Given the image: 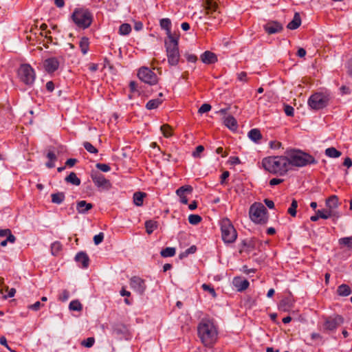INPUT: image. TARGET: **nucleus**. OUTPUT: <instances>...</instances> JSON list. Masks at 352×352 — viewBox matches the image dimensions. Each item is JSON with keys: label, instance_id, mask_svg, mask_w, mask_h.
Instances as JSON below:
<instances>
[{"label": "nucleus", "instance_id": "11", "mask_svg": "<svg viewBox=\"0 0 352 352\" xmlns=\"http://www.w3.org/2000/svg\"><path fill=\"white\" fill-rule=\"evenodd\" d=\"M344 322V318L340 315L324 317L323 329L324 331H333Z\"/></svg>", "mask_w": 352, "mask_h": 352}, {"label": "nucleus", "instance_id": "40", "mask_svg": "<svg viewBox=\"0 0 352 352\" xmlns=\"http://www.w3.org/2000/svg\"><path fill=\"white\" fill-rule=\"evenodd\" d=\"M176 250L175 248H166L165 249H163L160 254L162 257H170L173 256L175 254Z\"/></svg>", "mask_w": 352, "mask_h": 352}, {"label": "nucleus", "instance_id": "51", "mask_svg": "<svg viewBox=\"0 0 352 352\" xmlns=\"http://www.w3.org/2000/svg\"><path fill=\"white\" fill-rule=\"evenodd\" d=\"M284 111L285 113V114L288 116H294V108L290 106V105H288V104H285L284 106Z\"/></svg>", "mask_w": 352, "mask_h": 352}, {"label": "nucleus", "instance_id": "57", "mask_svg": "<svg viewBox=\"0 0 352 352\" xmlns=\"http://www.w3.org/2000/svg\"><path fill=\"white\" fill-rule=\"evenodd\" d=\"M69 292L67 290H64L59 296V300L61 301H65L69 298Z\"/></svg>", "mask_w": 352, "mask_h": 352}, {"label": "nucleus", "instance_id": "47", "mask_svg": "<svg viewBox=\"0 0 352 352\" xmlns=\"http://www.w3.org/2000/svg\"><path fill=\"white\" fill-rule=\"evenodd\" d=\"M95 342V339L93 337H90L87 338L86 340H84L81 342V345L84 346L87 348L91 347Z\"/></svg>", "mask_w": 352, "mask_h": 352}, {"label": "nucleus", "instance_id": "42", "mask_svg": "<svg viewBox=\"0 0 352 352\" xmlns=\"http://www.w3.org/2000/svg\"><path fill=\"white\" fill-rule=\"evenodd\" d=\"M131 31V27L128 23H123L120 26L119 33L122 35H127Z\"/></svg>", "mask_w": 352, "mask_h": 352}, {"label": "nucleus", "instance_id": "52", "mask_svg": "<svg viewBox=\"0 0 352 352\" xmlns=\"http://www.w3.org/2000/svg\"><path fill=\"white\" fill-rule=\"evenodd\" d=\"M104 239V234L102 232H100L98 234L95 235L94 237V241L96 245L100 244Z\"/></svg>", "mask_w": 352, "mask_h": 352}, {"label": "nucleus", "instance_id": "21", "mask_svg": "<svg viewBox=\"0 0 352 352\" xmlns=\"http://www.w3.org/2000/svg\"><path fill=\"white\" fill-rule=\"evenodd\" d=\"M200 58L204 63L208 65L214 63L217 61L216 54L210 51H206L201 55Z\"/></svg>", "mask_w": 352, "mask_h": 352}, {"label": "nucleus", "instance_id": "27", "mask_svg": "<svg viewBox=\"0 0 352 352\" xmlns=\"http://www.w3.org/2000/svg\"><path fill=\"white\" fill-rule=\"evenodd\" d=\"M326 205L329 210L335 211L338 207V198L336 195H332L326 201Z\"/></svg>", "mask_w": 352, "mask_h": 352}, {"label": "nucleus", "instance_id": "3", "mask_svg": "<svg viewBox=\"0 0 352 352\" xmlns=\"http://www.w3.org/2000/svg\"><path fill=\"white\" fill-rule=\"evenodd\" d=\"M285 157L289 162V169L293 166L302 167L307 164H316L314 157L300 150L288 149L285 152Z\"/></svg>", "mask_w": 352, "mask_h": 352}, {"label": "nucleus", "instance_id": "1", "mask_svg": "<svg viewBox=\"0 0 352 352\" xmlns=\"http://www.w3.org/2000/svg\"><path fill=\"white\" fill-rule=\"evenodd\" d=\"M197 333L202 344L212 347L218 339V330L213 320L204 318L197 327Z\"/></svg>", "mask_w": 352, "mask_h": 352}, {"label": "nucleus", "instance_id": "30", "mask_svg": "<svg viewBox=\"0 0 352 352\" xmlns=\"http://www.w3.org/2000/svg\"><path fill=\"white\" fill-rule=\"evenodd\" d=\"M146 196L145 192H136L133 195V203L137 206L143 205L144 198Z\"/></svg>", "mask_w": 352, "mask_h": 352}, {"label": "nucleus", "instance_id": "50", "mask_svg": "<svg viewBox=\"0 0 352 352\" xmlns=\"http://www.w3.org/2000/svg\"><path fill=\"white\" fill-rule=\"evenodd\" d=\"M211 109V105L209 104H203L198 110L199 113H204L209 111Z\"/></svg>", "mask_w": 352, "mask_h": 352}, {"label": "nucleus", "instance_id": "7", "mask_svg": "<svg viewBox=\"0 0 352 352\" xmlns=\"http://www.w3.org/2000/svg\"><path fill=\"white\" fill-rule=\"evenodd\" d=\"M221 237L226 243H233L236 237L237 233L230 219L225 218L221 221Z\"/></svg>", "mask_w": 352, "mask_h": 352}, {"label": "nucleus", "instance_id": "28", "mask_svg": "<svg viewBox=\"0 0 352 352\" xmlns=\"http://www.w3.org/2000/svg\"><path fill=\"white\" fill-rule=\"evenodd\" d=\"M75 260L80 263L83 267H87L89 265V257L87 254L85 252H79L76 255Z\"/></svg>", "mask_w": 352, "mask_h": 352}, {"label": "nucleus", "instance_id": "45", "mask_svg": "<svg viewBox=\"0 0 352 352\" xmlns=\"http://www.w3.org/2000/svg\"><path fill=\"white\" fill-rule=\"evenodd\" d=\"M201 287L205 292H209L213 298L217 297V294L215 292L214 289L212 287H211L210 285L204 283L202 285Z\"/></svg>", "mask_w": 352, "mask_h": 352}, {"label": "nucleus", "instance_id": "9", "mask_svg": "<svg viewBox=\"0 0 352 352\" xmlns=\"http://www.w3.org/2000/svg\"><path fill=\"white\" fill-rule=\"evenodd\" d=\"M329 97L323 93H315L312 94L309 100L308 104L315 110H318L325 107L329 102Z\"/></svg>", "mask_w": 352, "mask_h": 352}, {"label": "nucleus", "instance_id": "64", "mask_svg": "<svg viewBox=\"0 0 352 352\" xmlns=\"http://www.w3.org/2000/svg\"><path fill=\"white\" fill-rule=\"evenodd\" d=\"M343 165L347 168L352 166V160L350 157H346L344 160Z\"/></svg>", "mask_w": 352, "mask_h": 352}, {"label": "nucleus", "instance_id": "59", "mask_svg": "<svg viewBox=\"0 0 352 352\" xmlns=\"http://www.w3.org/2000/svg\"><path fill=\"white\" fill-rule=\"evenodd\" d=\"M229 162L231 164H239L241 163V160L238 157L233 156L230 157L229 159Z\"/></svg>", "mask_w": 352, "mask_h": 352}, {"label": "nucleus", "instance_id": "13", "mask_svg": "<svg viewBox=\"0 0 352 352\" xmlns=\"http://www.w3.org/2000/svg\"><path fill=\"white\" fill-rule=\"evenodd\" d=\"M91 179L98 188L107 189L111 187L110 182L98 172H93L91 173Z\"/></svg>", "mask_w": 352, "mask_h": 352}, {"label": "nucleus", "instance_id": "8", "mask_svg": "<svg viewBox=\"0 0 352 352\" xmlns=\"http://www.w3.org/2000/svg\"><path fill=\"white\" fill-rule=\"evenodd\" d=\"M17 74L20 80L26 85H31L34 82L36 74L34 69L29 64L21 65Z\"/></svg>", "mask_w": 352, "mask_h": 352}, {"label": "nucleus", "instance_id": "39", "mask_svg": "<svg viewBox=\"0 0 352 352\" xmlns=\"http://www.w3.org/2000/svg\"><path fill=\"white\" fill-rule=\"evenodd\" d=\"M160 130L165 138H170L173 135V128L168 124H163Z\"/></svg>", "mask_w": 352, "mask_h": 352}, {"label": "nucleus", "instance_id": "63", "mask_svg": "<svg viewBox=\"0 0 352 352\" xmlns=\"http://www.w3.org/2000/svg\"><path fill=\"white\" fill-rule=\"evenodd\" d=\"M247 74L245 72H241L238 74V79L241 81H246L247 80Z\"/></svg>", "mask_w": 352, "mask_h": 352}, {"label": "nucleus", "instance_id": "35", "mask_svg": "<svg viewBox=\"0 0 352 352\" xmlns=\"http://www.w3.org/2000/svg\"><path fill=\"white\" fill-rule=\"evenodd\" d=\"M338 243L342 247H346L349 250L352 248V236L343 237L338 240Z\"/></svg>", "mask_w": 352, "mask_h": 352}, {"label": "nucleus", "instance_id": "12", "mask_svg": "<svg viewBox=\"0 0 352 352\" xmlns=\"http://www.w3.org/2000/svg\"><path fill=\"white\" fill-rule=\"evenodd\" d=\"M112 333L119 340L128 339L129 333L127 327L122 323H116L112 327Z\"/></svg>", "mask_w": 352, "mask_h": 352}, {"label": "nucleus", "instance_id": "54", "mask_svg": "<svg viewBox=\"0 0 352 352\" xmlns=\"http://www.w3.org/2000/svg\"><path fill=\"white\" fill-rule=\"evenodd\" d=\"M204 150V147L201 145L197 146L195 151L192 153V156L195 157H199L201 153H202Z\"/></svg>", "mask_w": 352, "mask_h": 352}, {"label": "nucleus", "instance_id": "43", "mask_svg": "<svg viewBox=\"0 0 352 352\" xmlns=\"http://www.w3.org/2000/svg\"><path fill=\"white\" fill-rule=\"evenodd\" d=\"M298 207V202L296 199H293L290 207L289 208L287 212L288 213L292 216L295 217L296 215V208Z\"/></svg>", "mask_w": 352, "mask_h": 352}, {"label": "nucleus", "instance_id": "56", "mask_svg": "<svg viewBox=\"0 0 352 352\" xmlns=\"http://www.w3.org/2000/svg\"><path fill=\"white\" fill-rule=\"evenodd\" d=\"M283 181L284 180L283 179L273 178L270 180L269 184L270 186H276L283 183Z\"/></svg>", "mask_w": 352, "mask_h": 352}, {"label": "nucleus", "instance_id": "37", "mask_svg": "<svg viewBox=\"0 0 352 352\" xmlns=\"http://www.w3.org/2000/svg\"><path fill=\"white\" fill-rule=\"evenodd\" d=\"M325 154L329 157L333 158H337L339 157L342 153L340 151H338L334 147H330L325 150Z\"/></svg>", "mask_w": 352, "mask_h": 352}, {"label": "nucleus", "instance_id": "15", "mask_svg": "<svg viewBox=\"0 0 352 352\" xmlns=\"http://www.w3.org/2000/svg\"><path fill=\"white\" fill-rule=\"evenodd\" d=\"M130 285L140 294H142L146 289L144 280L138 276H133L131 278Z\"/></svg>", "mask_w": 352, "mask_h": 352}, {"label": "nucleus", "instance_id": "61", "mask_svg": "<svg viewBox=\"0 0 352 352\" xmlns=\"http://www.w3.org/2000/svg\"><path fill=\"white\" fill-rule=\"evenodd\" d=\"M230 173L228 171H224L221 176V184H223L225 180L229 177Z\"/></svg>", "mask_w": 352, "mask_h": 352}, {"label": "nucleus", "instance_id": "46", "mask_svg": "<svg viewBox=\"0 0 352 352\" xmlns=\"http://www.w3.org/2000/svg\"><path fill=\"white\" fill-rule=\"evenodd\" d=\"M83 146L85 148L91 153H97L98 152V149L95 148L90 142H85L83 143Z\"/></svg>", "mask_w": 352, "mask_h": 352}, {"label": "nucleus", "instance_id": "6", "mask_svg": "<svg viewBox=\"0 0 352 352\" xmlns=\"http://www.w3.org/2000/svg\"><path fill=\"white\" fill-rule=\"evenodd\" d=\"M72 17L75 24L83 29L89 28L92 22L91 14L85 9L76 10Z\"/></svg>", "mask_w": 352, "mask_h": 352}, {"label": "nucleus", "instance_id": "55", "mask_svg": "<svg viewBox=\"0 0 352 352\" xmlns=\"http://www.w3.org/2000/svg\"><path fill=\"white\" fill-rule=\"evenodd\" d=\"M185 57L188 62L191 63H195L197 60V57L195 54H192L186 53L185 54Z\"/></svg>", "mask_w": 352, "mask_h": 352}, {"label": "nucleus", "instance_id": "29", "mask_svg": "<svg viewBox=\"0 0 352 352\" xmlns=\"http://www.w3.org/2000/svg\"><path fill=\"white\" fill-rule=\"evenodd\" d=\"M52 202L56 204H60L63 202L65 199V193L63 192H58L51 195Z\"/></svg>", "mask_w": 352, "mask_h": 352}, {"label": "nucleus", "instance_id": "41", "mask_svg": "<svg viewBox=\"0 0 352 352\" xmlns=\"http://www.w3.org/2000/svg\"><path fill=\"white\" fill-rule=\"evenodd\" d=\"M69 308L72 311H80L82 309V305L79 300H75L69 303Z\"/></svg>", "mask_w": 352, "mask_h": 352}, {"label": "nucleus", "instance_id": "5", "mask_svg": "<svg viewBox=\"0 0 352 352\" xmlns=\"http://www.w3.org/2000/svg\"><path fill=\"white\" fill-rule=\"evenodd\" d=\"M250 217L256 223L265 224L268 221L266 208L261 203L252 204L250 208Z\"/></svg>", "mask_w": 352, "mask_h": 352}, {"label": "nucleus", "instance_id": "32", "mask_svg": "<svg viewBox=\"0 0 352 352\" xmlns=\"http://www.w3.org/2000/svg\"><path fill=\"white\" fill-rule=\"evenodd\" d=\"M248 137L254 142H257L262 138L261 131L257 129H251L248 133Z\"/></svg>", "mask_w": 352, "mask_h": 352}, {"label": "nucleus", "instance_id": "26", "mask_svg": "<svg viewBox=\"0 0 352 352\" xmlns=\"http://www.w3.org/2000/svg\"><path fill=\"white\" fill-rule=\"evenodd\" d=\"M301 24V18L299 13L296 12L294 16V19L291 22H289L287 28L289 30H296L297 29Z\"/></svg>", "mask_w": 352, "mask_h": 352}, {"label": "nucleus", "instance_id": "58", "mask_svg": "<svg viewBox=\"0 0 352 352\" xmlns=\"http://www.w3.org/2000/svg\"><path fill=\"white\" fill-rule=\"evenodd\" d=\"M43 306V305H41V303L38 301L36 302L35 303L29 306V309H31L32 310H34V311H37L38 309H40V308Z\"/></svg>", "mask_w": 352, "mask_h": 352}, {"label": "nucleus", "instance_id": "2", "mask_svg": "<svg viewBox=\"0 0 352 352\" xmlns=\"http://www.w3.org/2000/svg\"><path fill=\"white\" fill-rule=\"evenodd\" d=\"M283 155H274L264 157L262 160L261 165L267 172L279 176H283L287 173L289 169V162Z\"/></svg>", "mask_w": 352, "mask_h": 352}, {"label": "nucleus", "instance_id": "44", "mask_svg": "<svg viewBox=\"0 0 352 352\" xmlns=\"http://www.w3.org/2000/svg\"><path fill=\"white\" fill-rule=\"evenodd\" d=\"M201 216L198 214H190L188 217V221L192 225H197L201 221Z\"/></svg>", "mask_w": 352, "mask_h": 352}, {"label": "nucleus", "instance_id": "19", "mask_svg": "<svg viewBox=\"0 0 352 352\" xmlns=\"http://www.w3.org/2000/svg\"><path fill=\"white\" fill-rule=\"evenodd\" d=\"M264 29L269 34H276L283 30V25L277 21H270L264 26Z\"/></svg>", "mask_w": 352, "mask_h": 352}, {"label": "nucleus", "instance_id": "53", "mask_svg": "<svg viewBox=\"0 0 352 352\" xmlns=\"http://www.w3.org/2000/svg\"><path fill=\"white\" fill-rule=\"evenodd\" d=\"M96 167H97V168H98L99 170H100L101 171H103V172H108L111 169L110 166L106 164L98 163L96 164Z\"/></svg>", "mask_w": 352, "mask_h": 352}, {"label": "nucleus", "instance_id": "14", "mask_svg": "<svg viewBox=\"0 0 352 352\" xmlns=\"http://www.w3.org/2000/svg\"><path fill=\"white\" fill-rule=\"evenodd\" d=\"M202 6L205 10L206 14H214V18H216V15L219 13V12L218 11L217 4L214 0H204Z\"/></svg>", "mask_w": 352, "mask_h": 352}, {"label": "nucleus", "instance_id": "23", "mask_svg": "<svg viewBox=\"0 0 352 352\" xmlns=\"http://www.w3.org/2000/svg\"><path fill=\"white\" fill-rule=\"evenodd\" d=\"M93 204L82 200L76 203V210L80 214H85L92 209Z\"/></svg>", "mask_w": 352, "mask_h": 352}, {"label": "nucleus", "instance_id": "25", "mask_svg": "<svg viewBox=\"0 0 352 352\" xmlns=\"http://www.w3.org/2000/svg\"><path fill=\"white\" fill-rule=\"evenodd\" d=\"M293 306V300L290 297L285 298L280 300L278 307L280 309L287 311H289Z\"/></svg>", "mask_w": 352, "mask_h": 352}, {"label": "nucleus", "instance_id": "22", "mask_svg": "<svg viewBox=\"0 0 352 352\" xmlns=\"http://www.w3.org/2000/svg\"><path fill=\"white\" fill-rule=\"evenodd\" d=\"M317 214L319 215L320 218L324 219L333 218L335 220L340 217V214L338 212L329 210L327 208L326 210H318Z\"/></svg>", "mask_w": 352, "mask_h": 352}, {"label": "nucleus", "instance_id": "34", "mask_svg": "<svg viewBox=\"0 0 352 352\" xmlns=\"http://www.w3.org/2000/svg\"><path fill=\"white\" fill-rule=\"evenodd\" d=\"M163 102V100L160 98H156L149 100L146 104V107L147 109L151 110L157 108Z\"/></svg>", "mask_w": 352, "mask_h": 352}, {"label": "nucleus", "instance_id": "4", "mask_svg": "<svg viewBox=\"0 0 352 352\" xmlns=\"http://www.w3.org/2000/svg\"><path fill=\"white\" fill-rule=\"evenodd\" d=\"M179 37H176L164 41L168 62L171 66L177 65L179 61Z\"/></svg>", "mask_w": 352, "mask_h": 352}, {"label": "nucleus", "instance_id": "31", "mask_svg": "<svg viewBox=\"0 0 352 352\" xmlns=\"http://www.w3.org/2000/svg\"><path fill=\"white\" fill-rule=\"evenodd\" d=\"M337 293L341 296H348L351 294V289L349 285L342 284L338 287Z\"/></svg>", "mask_w": 352, "mask_h": 352}, {"label": "nucleus", "instance_id": "36", "mask_svg": "<svg viewBox=\"0 0 352 352\" xmlns=\"http://www.w3.org/2000/svg\"><path fill=\"white\" fill-rule=\"evenodd\" d=\"M146 231L148 234H151L157 228V223L156 221L149 220L145 222Z\"/></svg>", "mask_w": 352, "mask_h": 352}, {"label": "nucleus", "instance_id": "33", "mask_svg": "<svg viewBox=\"0 0 352 352\" xmlns=\"http://www.w3.org/2000/svg\"><path fill=\"white\" fill-rule=\"evenodd\" d=\"M65 181L75 186H79L80 184V179L74 172L70 173L69 175L65 177Z\"/></svg>", "mask_w": 352, "mask_h": 352}, {"label": "nucleus", "instance_id": "16", "mask_svg": "<svg viewBox=\"0 0 352 352\" xmlns=\"http://www.w3.org/2000/svg\"><path fill=\"white\" fill-rule=\"evenodd\" d=\"M60 65L58 59L56 57H51L47 58L43 62V67L45 71L48 73L54 72L58 69Z\"/></svg>", "mask_w": 352, "mask_h": 352}, {"label": "nucleus", "instance_id": "10", "mask_svg": "<svg viewBox=\"0 0 352 352\" xmlns=\"http://www.w3.org/2000/svg\"><path fill=\"white\" fill-rule=\"evenodd\" d=\"M138 76L142 81L149 85H155L158 81L157 75L146 67H142L139 69Z\"/></svg>", "mask_w": 352, "mask_h": 352}, {"label": "nucleus", "instance_id": "60", "mask_svg": "<svg viewBox=\"0 0 352 352\" xmlns=\"http://www.w3.org/2000/svg\"><path fill=\"white\" fill-rule=\"evenodd\" d=\"M77 160L74 158H69L68 159L66 162H65V165L67 166H69V167H72L75 165V164L76 163Z\"/></svg>", "mask_w": 352, "mask_h": 352}, {"label": "nucleus", "instance_id": "20", "mask_svg": "<svg viewBox=\"0 0 352 352\" xmlns=\"http://www.w3.org/2000/svg\"><path fill=\"white\" fill-rule=\"evenodd\" d=\"M232 283L239 292L245 290L249 286L248 280L241 277L234 278L233 279Z\"/></svg>", "mask_w": 352, "mask_h": 352}, {"label": "nucleus", "instance_id": "38", "mask_svg": "<svg viewBox=\"0 0 352 352\" xmlns=\"http://www.w3.org/2000/svg\"><path fill=\"white\" fill-rule=\"evenodd\" d=\"M89 39L87 37H82L79 43V45L81 52L83 54H85L89 50Z\"/></svg>", "mask_w": 352, "mask_h": 352}, {"label": "nucleus", "instance_id": "24", "mask_svg": "<svg viewBox=\"0 0 352 352\" xmlns=\"http://www.w3.org/2000/svg\"><path fill=\"white\" fill-rule=\"evenodd\" d=\"M223 124L231 131H236L238 128L236 120L232 116H228L223 119Z\"/></svg>", "mask_w": 352, "mask_h": 352}, {"label": "nucleus", "instance_id": "17", "mask_svg": "<svg viewBox=\"0 0 352 352\" xmlns=\"http://www.w3.org/2000/svg\"><path fill=\"white\" fill-rule=\"evenodd\" d=\"M160 27L166 30V33L167 35L166 39H170V38H176L179 37V34L176 32H171L170 27H171V21L169 19H162L160 22Z\"/></svg>", "mask_w": 352, "mask_h": 352}, {"label": "nucleus", "instance_id": "18", "mask_svg": "<svg viewBox=\"0 0 352 352\" xmlns=\"http://www.w3.org/2000/svg\"><path fill=\"white\" fill-rule=\"evenodd\" d=\"M192 192V187L190 185L182 186L176 190V194L180 198V201L184 204H188L186 194H190Z\"/></svg>", "mask_w": 352, "mask_h": 352}, {"label": "nucleus", "instance_id": "48", "mask_svg": "<svg viewBox=\"0 0 352 352\" xmlns=\"http://www.w3.org/2000/svg\"><path fill=\"white\" fill-rule=\"evenodd\" d=\"M62 248V245L59 242H54L52 245V252L54 255L57 254Z\"/></svg>", "mask_w": 352, "mask_h": 352}, {"label": "nucleus", "instance_id": "62", "mask_svg": "<svg viewBox=\"0 0 352 352\" xmlns=\"http://www.w3.org/2000/svg\"><path fill=\"white\" fill-rule=\"evenodd\" d=\"M46 89L50 92H52L54 89V84L52 81H49L46 83Z\"/></svg>", "mask_w": 352, "mask_h": 352}, {"label": "nucleus", "instance_id": "49", "mask_svg": "<svg viewBox=\"0 0 352 352\" xmlns=\"http://www.w3.org/2000/svg\"><path fill=\"white\" fill-rule=\"evenodd\" d=\"M16 240L15 236L13 234H10L6 239L2 241L0 245L3 247L6 246L8 242L14 243Z\"/></svg>", "mask_w": 352, "mask_h": 352}]
</instances>
